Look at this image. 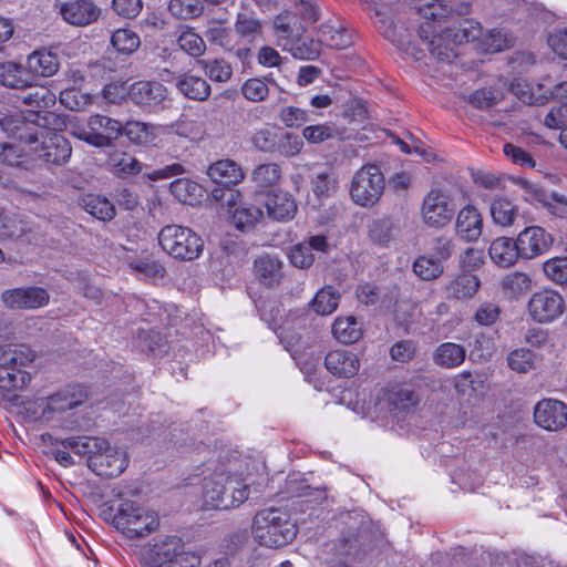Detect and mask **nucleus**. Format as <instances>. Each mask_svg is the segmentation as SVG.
Returning <instances> with one entry per match:
<instances>
[{"instance_id":"obj_1","label":"nucleus","mask_w":567,"mask_h":567,"mask_svg":"<svg viewBox=\"0 0 567 567\" xmlns=\"http://www.w3.org/2000/svg\"><path fill=\"white\" fill-rule=\"evenodd\" d=\"M425 7H417L419 14L425 20L419 25V35L425 42L427 50L439 60H450L456 56L454 45L463 42L477 41L482 39L483 29L474 20H463L456 29L443 28V7L452 0H434Z\"/></svg>"},{"instance_id":"obj_2","label":"nucleus","mask_w":567,"mask_h":567,"mask_svg":"<svg viewBox=\"0 0 567 567\" xmlns=\"http://www.w3.org/2000/svg\"><path fill=\"white\" fill-rule=\"evenodd\" d=\"M233 467V464L219 465L204 477L202 496L206 508L228 511L248 499L250 486Z\"/></svg>"},{"instance_id":"obj_3","label":"nucleus","mask_w":567,"mask_h":567,"mask_svg":"<svg viewBox=\"0 0 567 567\" xmlns=\"http://www.w3.org/2000/svg\"><path fill=\"white\" fill-rule=\"evenodd\" d=\"M55 443H60L64 449H71L76 455L86 457L87 466L102 477H116L127 466L125 452L112 447L102 437L76 436L55 440Z\"/></svg>"},{"instance_id":"obj_4","label":"nucleus","mask_w":567,"mask_h":567,"mask_svg":"<svg viewBox=\"0 0 567 567\" xmlns=\"http://www.w3.org/2000/svg\"><path fill=\"white\" fill-rule=\"evenodd\" d=\"M252 535L262 546L277 548L292 542L298 533L290 515L281 508L268 507L258 511L252 519Z\"/></svg>"},{"instance_id":"obj_5","label":"nucleus","mask_w":567,"mask_h":567,"mask_svg":"<svg viewBox=\"0 0 567 567\" xmlns=\"http://www.w3.org/2000/svg\"><path fill=\"white\" fill-rule=\"evenodd\" d=\"M112 525L131 539L144 538L159 525L158 516L133 499L122 498L110 508Z\"/></svg>"},{"instance_id":"obj_6","label":"nucleus","mask_w":567,"mask_h":567,"mask_svg":"<svg viewBox=\"0 0 567 567\" xmlns=\"http://www.w3.org/2000/svg\"><path fill=\"white\" fill-rule=\"evenodd\" d=\"M63 124L58 114L48 111L0 113V127L2 131L21 142H25L27 146L41 127L52 126L54 130H60Z\"/></svg>"},{"instance_id":"obj_7","label":"nucleus","mask_w":567,"mask_h":567,"mask_svg":"<svg viewBox=\"0 0 567 567\" xmlns=\"http://www.w3.org/2000/svg\"><path fill=\"white\" fill-rule=\"evenodd\" d=\"M158 244L166 254L181 260L197 259L204 248L203 239L194 230L174 224L159 230Z\"/></svg>"},{"instance_id":"obj_8","label":"nucleus","mask_w":567,"mask_h":567,"mask_svg":"<svg viewBox=\"0 0 567 567\" xmlns=\"http://www.w3.org/2000/svg\"><path fill=\"white\" fill-rule=\"evenodd\" d=\"M52 126L40 128L31 138L28 152L49 164L63 165L69 162L72 147L69 141Z\"/></svg>"},{"instance_id":"obj_9","label":"nucleus","mask_w":567,"mask_h":567,"mask_svg":"<svg viewBox=\"0 0 567 567\" xmlns=\"http://www.w3.org/2000/svg\"><path fill=\"white\" fill-rule=\"evenodd\" d=\"M385 187L384 176L377 165H364L359 168L351 181L350 196L362 207L374 206Z\"/></svg>"},{"instance_id":"obj_10","label":"nucleus","mask_w":567,"mask_h":567,"mask_svg":"<svg viewBox=\"0 0 567 567\" xmlns=\"http://www.w3.org/2000/svg\"><path fill=\"white\" fill-rule=\"evenodd\" d=\"M455 215V204L452 195L441 188H432L423 198L421 217L423 223L434 229L447 226Z\"/></svg>"},{"instance_id":"obj_11","label":"nucleus","mask_w":567,"mask_h":567,"mask_svg":"<svg viewBox=\"0 0 567 567\" xmlns=\"http://www.w3.org/2000/svg\"><path fill=\"white\" fill-rule=\"evenodd\" d=\"M565 312V298L551 288L535 291L527 302V313L533 321L549 324L558 320Z\"/></svg>"},{"instance_id":"obj_12","label":"nucleus","mask_w":567,"mask_h":567,"mask_svg":"<svg viewBox=\"0 0 567 567\" xmlns=\"http://www.w3.org/2000/svg\"><path fill=\"white\" fill-rule=\"evenodd\" d=\"M128 96L142 110L156 113L164 109L168 90L157 81H137L128 87Z\"/></svg>"},{"instance_id":"obj_13","label":"nucleus","mask_w":567,"mask_h":567,"mask_svg":"<svg viewBox=\"0 0 567 567\" xmlns=\"http://www.w3.org/2000/svg\"><path fill=\"white\" fill-rule=\"evenodd\" d=\"M1 301L11 310H35L49 303L50 295L42 287H21L4 290L1 293Z\"/></svg>"},{"instance_id":"obj_14","label":"nucleus","mask_w":567,"mask_h":567,"mask_svg":"<svg viewBox=\"0 0 567 567\" xmlns=\"http://www.w3.org/2000/svg\"><path fill=\"white\" fill-rule=\"evenodd\" d=\"M378 401L399 415L415 411L420 398L410 385L393 383L380 390Z\"/></svg>"},{"instance_id":"obj_15","label":"nucleus","mask_w":567,"mask_h":567,"mask_svg":"<svg viewBox=\"0 0 567 567\" xmlns=\"http://www.w3.org/2000/svg\"><path fill=\"white\" fill-rule=\"evenodd\" d=\"M535 423L547 431H559L567 424V404L556 399H543L534 408Z\"/></svg>"},{"instance_id":"obj_16","label":"nucleus","mask_w":567,"mask_h":567,"mask_svg":"<svg viewBox=\"0 0 567 567\" xmlns=\"http://www.w3.org/2000/svg\"><path fill=\"white\" fill-rule=\"evenodd\" d=\"M516 239L524 259H534L546 254L554 243L551 234L540 226L526 227Z\"/></svg>"},{"instance_id":"obj_17","label":"nucleus","mask_w":567,"mask_h":567,"mask_svg":"<svg viewBox=\"0 0 567 567\" xmlns=\"http://www.w3.org/2000/svg\"><path fill=\"white\" fill-rule=\"evenodd\" d=\"M483 228V216L474 205H465L455 216V235L462 241L476 243L482 236Z\"/></svg>"},{"instance_id":"obj_18","label":"nucleus","mask_w":567,"mask_h":567,"mask_svg":"<svg viewBox=\"0 0 567 567\" xmlns=\"http://www.w3.org/2000/svg\"><path fill=\"white\" fill-rule=\"evenodd\" d=\"M25 361L29 357H0V389L18 390L29 384L31 377L21 369Z\"/></svg>"},{"instance_id":"obj_19","label":"nucleus","mask_w":567,"mask_h":567,"mask_svg":"<svg viewBox=\"0 0 567 567\" xmlns=\"http://www.w3.org/2000/svg\"><path fill=\"white\" fill-rule=\"evenodd\" d=\"M168 131L164 125H153L138 121L127 122L123 126V135L130 142L141 146H157L161 143V136L166 135Z\"/></svg>"},{"instance_id":"obj_20","label":"nucleus","mask_w":567,"mask_h":567,"mask_svg":"<svg viewBox=\"0 0 567 567\" xmlns=\"http://www.w3.org/2000/svg\"><path fill=\"white\" fill-rule=\"evenodd\" d=\"M60 12L65 22L78 27L93 23L101 14L100 8L90 0H76L63 3Z\"/></svg>"},{"instance_id":"obj_21","label":"nucleus","mask_w":567,"mask_h":567,"mask_svg":"<svg viewBox=\"0 0 567 567\" xmlns=\"http://www.w3.org/2000/svg\"><path fill=\"white\" fill-rule=\"evenodd\" d=\"M183 548L184 545L179 537L167 536L152 545L148 556L155 567H166L175 564L181 556L187 554L183 553Z\"/></svg>"},{"instance_id":"obj_22","label":"nucleus","mask_w":567,"mask_h":567,"mask_svg":"<svg viewBox=\"0 0 567 567\" xmlns=\"http://www.w3.org/2000/svg\"><path fill=\"white\" fill-rule=\"evenodd\" d=\"M517 244V239L504 236L495 238L488 247L492 261L502 268L513 266L522 257Z\"/></svg>"},{"instance_id":"obj_23","label":"nucleus","mask_w":567,"mask_h":567,"mask_svg":"<svg viewBox=\"0 0 567 567\" xmlns=\"http://www.w3.org/2000/svg\"><path fill=\"white\" fill-rule=\"evenodd\" d=\"M265 206L268 217L277 221H288L293 218L297 212V204L287 192L269 194Z\"/></svg>"},{"instance_id":"obj_24","label":"nucleus","mask_w":567,"mask_h":567,"mask_svg":"<svg viewBox=\"0 0 567 567\" xmlns=\"http://www.w3.org/2000/svg\"><path fill=\"white\" fill-rule=\"evenodd\" d=\"M89 125L92 134H96L104 140L103 145H95L97 148L111 147L120 136L123 135V125L120 121L101 115L94 114L89 117Z\"/></svg>"},{"instance_id":"obj_25","label":"nucleus","mask_w":567,"mask_h":567,"mask_svg":"<svg viewBox=\"0 0 567 567\" xmlns=\"http://www.w3.org/2000/svg\"><path fill=\"white\" fill-rule=\"evenodd\" d=\"M207 175L216 183L224 186L236 185L244 177V171L239 164L233 159H219L207 168Z\"/></svg>"},{"instance_id":"obj_26","label":"nucleus","mask_w":567,"mask_h":567,"mask_svg":"<svg viewBox=\"0 0 567 567\" xmlns=\"http://www.w3.org/2000/svg\"><path fill=\"white\" fill-rule=\"evenodd\" d=\"M168 131L166 134L174 133L188 140L190 143H200L206 137V123L199 117L182 116L175 123L165 125Z\"/></svg>"},{"instance_id":"obj_27","label":"nucleus","mask_w":567,"mask_h":567,"mask_svg":"<svg viewBox=\"0 0 567 567\" xmlns=\"http://www.w3.org/2000/svg\"><path fill=\"white\" fill-rule=\"evenodd\" d=\"M234 27L236 34L248 43H254L262 37L261 20L255 11L247 8L237 13Z\"/></svg>"},{"instance_id":"obj_28","label":"nucleus","mask_w":567,"mask_h":567,"mask_svg":"<svg viewBox=\"0 0 567 567\" xmlns=\"http://www.w3.org/2000/svg\"><path fill=\"white\" fill-rule=\"evenodd\" d=\"M228 199V204H235V194H230ZM231 213V219L235 227L241 231H248L254 229L257 224H259L264 218L262 210L252 204L241 203L235 206Z\"/></svg>"},{"instance_id":"obj_29","label":"nucleus","mask_w":567,"mask_h":567,"mask_svg":"<svg viewBox=\"0 0 567 567\" xmlns=\"http://www.w3.org/2000/svg\"><path fill=\"white\" fill-rule=\"evenodd\" d=\"M105 165L109 172L121 178L142 171V164L132 154L121 150L110 152Z\"/></svg>"},{"instance_id":"obj_30","label":"nucleus","mask_w":567,"mask_h":567,"mask_svg":"<svg viewBox=\"0 0 567 567\" xmlns=\"http://www.w3.org/2000/svg\"><path fill=\"white\" fill-rule=\"evenodd\" d=\"M257 278L266 286L278 285L282 277V261L271 255H261L254 262Z\"/></svg>"},{"instance_id":"obj_31","label":"nucleus","mask_w":567,"mask_h":567,"mask_svg":"<svg viewBox=\"0 0 567 567\" xmlns=\"http://www.w3.org/2000/svg\"><path fill=\"white\" fill-rule=\"evenodd\" d=\"M176 87L185 97L194 101H206L210 95L209 83L197 75L184 73L178 76Z\"/></svg>"},{"instance_id":"obj_32","label":"nucleus","mask_w":567,"mask_h":567,"mask_svg":"<svg viewBox=\"0 0 567 567\" xmlns=\"http://www.w3.org/2000/svg\"><path fill=\"white\" fill-rule=\"evenodd\" d=\"M511 87L517 99L526 104H542L550 94V89L544 84L525 80L515 81Z\"/></svg>"},{"instance_id":"obj_33","label":"nucleus","mask_w":567,"mask_h":567,"mask_svg":"<svg viewBox=\"0 0 567 567\" xmlns=\"http://www.w3.org/2000/svg\"><path fill=\"white\" fill-rule=\"evenodd\" d=\"M0 84L11 89L31 86L32 78L23 65L8 61L0 64Z\"/></svg>"},{"instance_id":"obj_34","label":"nucleus","mask_w":567,"mask_h":567,"mask_svg":"<svg viewBox=\"0 0 567 567\" xmlns=\"http://www.w3.org/2000/svg\"><path fill=\"white\" fill-rule=\"evenodd\" d=\"M489 213L495 225L507 228L514 225L518 216V207L507 197L497 196L491 203Z\"/></svg>"},{"instance_id":"obj_35","label":"nucleus","mask_w":567,"mask_h":567,"mask_svg":"<svg viewBox=\"0 0 567 567\" xmlns=\"http://www.w3.org/2000/svg\"><path fill=\"white\" fill-rule=\"evenodd\" d=\"M319 42L332 49H346L351 44V35L340 23L324 22L320 25Z\"/></svg>"},{"instance_id":"obj_36","label":"nucleus","mask_w":567,"mask_h":567,"mask_svg":"<svg viewBox=\"0 0 567 567\" xmlns=\"http://www.w3.org/2000/svg\"><path fill=\"white\" fill-rule=\"evenodd\" d=\"M515 38L504 28H495L482 34L478 48L486 53H498L514 45Z\"/></svg>"},{"instance_id":"obj_37","label":"nucleus","mask_w":567,"mask_h":567,"mask_svg":"<svg viewBox=\"0 0 567 567\" xmlns=\"http://www.w3.org/2000/svg\"><path fill=\"white\" fill-rule=\"evenodd\" d=\"M29 73L40 76H52L59 70V59L56 54L48 50H37L32 52L27 60Z\"/></svg>"},{"instance_id":"obj_38","label":"nucleus","mask_w":567,"mask_h":567,"mask_svg":"<svg viewBox=\"0 0 567 567\" xmlns=\"http://www.w3.org/2000/svg\"><path fill=\"white\" fill-rule=\"evenodd\" d=\"M362 323L354 317H339L332 324L333 337L343 344H351L362 337Z\"/></svg>"},{"instance_id":"obj_39","label":"nucleus","mask_w":567,"mask_h":567,"mask_svg":"<svg viewBox=\"0 0 567 567\" xmlns=\"http://www.w3.org/2000/svg\"><path fill=\"white\" fill-rule=\"evenodd\" d=\"M80 205L86 213L103 221L111 220L115 216L114 205L106 197L100 195H84Z\"/></svg>"},{"instance_id":"obj_40","label":"nucleus","mask_w":567,"mask_h":567,"mask_svg":"<svg viewBox=\"0 0 567 567\" xmlns=\"http://www.w3.org/2000/svg\"><path fill=\"white\" fill-rule=\"evenodd\" d=\"M340 302V293L332 286L322 287L309 302L310 308L319 316L333 313Z\"/></svg>"},{"instance_id":"obj_41","label":"nucleus","mask_w":567,"mask_h":567,"mask_svg":"<svg viewBox=\"0 0 567 567\" xmlns=\"http://www.w3.org/2000/svg\"><path fill=\"white\" fill-rule=\"evenodd\" d=\"M412 270L421 280L432 281L442 276L444 266L439 258L433 255L424 254L415 258Z\"/></svg>"},{"instance_id":"obj_42","label":"nucleus","mask_w":567,"mask_h":567,"mask_svg":"<svg viewBox=\"0 0 567 567\" xmlns=\"http://www.w3.org/2000/svg\"><path fill=\"white\" fill-rule=\"evenodd\" d=\"M197 64L213 82L225 83L233 76V66L225 59H203Z\"/></svg>"},{"instance_id":"obj_43","label":"nucleus","mask_w":567,"mask_h":567,"mask_svg":"<svg viewBox=\"0 0 567 567\" xmlns=\"http://www.w3.org/2000/svg\"><path fill=\"white\" fill-rule=\"evenodd\" d=\"M338 174L333 169L316 173L311 179V188L316 197L329 198L338 190Z\"/></svg>"},{"instance_id":"obj_44","label":"nucleus","mask_w":567,"mask_h":567,"mask_svg":"<svg viewBox=\"0 0 567 567\" xmlns=\"http://www.w3.org/2000/svg\"><path fill=\"white\" fill-rule=\"evenodd\" d=\"M327 370L339 378H351L360 368L358 357H323Z\"/></svg>"},{"instance_id":"obj_45","label":"nucleus","mask_w":567,"mask_h":567,"mask_svg":"<svg viewBox=\"0 0 567 567\" xmlns=\"http://www.w3.org/2000/svg\"><path fill=\"white\" fill-rule=\"evenodd\" d=\"M480 288V279L471 274H462L450 281L449 295L455 299L472 298Z\"/></svg>"},{"instance_id":"obj_46","label":"nucleus","mask_w":567,"mask_h":567,"mask_svg":"<svg viewBox=\"0 0 567 567\" xmlns=\"http://www.w3.org/2000/svg\"><path fill=\"white\" fill-rule=\"evenodd\" d=\"M395 231V223L388 217L375 219L369 225L370 239L381 247H386L390 244Z\"/></svg>"},{"instance_id":"obj_47","label":"nucleus","mask_w":567,"mask_h":567,"mask_svg":"<svg viewBox=\"0 0 567 567\" xmlns=\"http://www.w3.org/2000/svg\"><path fill=\"white\" fill-rule=\"evenodd\" d=\"M171 193L181 202L194 205L202 196V187L187 178H177L171 183Z\"/></svg>"},{"instance_id":"obj_48","label":"nucleus","mask_w":567,"mask_h":567,"mask_svg":"<svg viewBox=\"0 0 567 567\" xmlns=\"http://www.w3.org/2000/svg\"><path fill=\"white\" fill-rule=\"evenodd\" d=\"M505 295L511 298H518L532 289V278L524 272H512L506 275L501 282Z\"/></svg>"},{"instance_id":"obj_49","label":"nucleus","mask_w":567,"mask_h":567,"mask_svg":"<svg viewBox=\"0 0 567 567\" xmlns=\"http://www.w3.org/2000/svg\"><path fill=\"white\" fill-rule=\"evenodd\" d=\"M284 49L289 51L293 58L299 60H313L320 54L319 42L309 38H299L297 40H287Z\"/></svg>"},{"instance_id":"obj_50","label":"nucleus","mask_w":567,"mask_h":567,"mask_svg":"<svg viewBox=\"0 0 567 567\" xmlns=\"http://www.w3.org/2000/svg\"><path fill=\"white\" fill-rule=\"evenodd\" d=\"M504 97V91L501 86H487L474 91L468 102L477 109H489L501 102Z\"/></svg>"},{"instance_id":"obj_51","label":"nucleus","mask_w":567,"mask_h":567,"mask_svg":"<svg viewBox=\"0 0 567 567\" xmlns=\"http://www.w3.org/2000/svg\"><path fill=\"white\" fill-rule=\"evenodd\" d=\"M176 41L181 50L192 56L198 58L206 51L205 41L192 28L183 29Z\"/></svg>"},{"instance_id":"obj_52","label":"nucleus","mask_w":567,"mask_h":567,"mask_svg":"<svg viewBox=\"0 0 567 567\" xmlns=\"http://www.w3.org/2000/svg\"><path fill=\"white\" fill-rule=\"evenodd\" d=\"M111 43L118 53L132 54L138 49L141 40L133 30L118 29L113 32Z\"/></svg>"},{"instance_id":"obj_53","label":"nucleus","mask_w":567,"mask_h":567,"mask_svg":"<svg viewBox=\"0 0 567 567\" xmlns=\"http://www.w3.org/2000/svg\"><path fill=\"white\" fill-rule=\"evenodd\" d=\"M546 279L557 286H567V257H553L543 264Z\"/></svg>"},{"instance_id":"obj_54","label":"nucleus","mask_w":567,"mask_h":567,"mask_svg":"<svg viewBox=\"0 0 567 567\" xmlns=\"http://www.w3.org/2000/svg\"><path fill=\"white\" fill-rule=\"evenodd\" d=\"M281 178V168L276 163H266L257 166L252 172V179L257 186L267 188L276 185Z\"/></svg>"},{"instance_id":"obj_55","label":"nucleus","mask_w":567,"mask_h":567,"mask_svg":"<svg viewBox=\"0 0 567 567\" xmlns=\"http://www.w3.org/2000/svg\"><path fill=\"white\" fill-rule=\"evenodd\" d=\"M168 10L179 19L198 17L203 12L200 0H169Z\"/></svg>"},{"instance_id":"obj_56","label":"nucleus","mask_w":567,"mask_h":567,"mask_svg":"<svg viewBox=\"0 0 567 567\" xmlns=\"http://www.w3.org/2000/svg\"><path fill=\"white\" fill-rule=\"evenodd\" d=\"M22 101L23 103L34 107L48 109L55 104V94L48 87L38 86L31 92L24 94L22 96Z\"/></svg>"},{"instance_id":"obj_57","label":"nucleus","mask_w":567,"mask_h":567,"mask_svg":"<svg viewBox=\"0 0 567 567\" xmlns=\"http://www.w3.org/2000/svg\"><path fill=\"white\" fill-rule=\"evenodd\" d=\"M0 162L9 166H24L28 162L27 151L18 144H0Z\"/></svg>"},{"instance_id":"obj_58","label":"nucleus","mask_w":567,"mask_h":567,"mask_svg":"<svg viewBox=\"0 0 567 567\" xmlns=\"http://www.w3.org/2000/svg\"><path fill=\"white\" fill-rule=\"evenodd\" d=\"M288 258L293 267L300 269L311 267L315 261V255L306 241L293 245L288 252Z\"/></svg>"},{"instance_id":"obj_59","label":"nucleus","mask_w":567,"mask_h":567,"mask_svg":"<svg viewBox=\"0 0 567 567\" xmlns=\"http://www.w3.org/2000/svg\"><path fill=\"white\" fill-rule=\"evenodd\" d=\"M60 118L64 121L62 117ZM63 127L68 128L70 131V134L74 137L94 147L95 145H103L105 143L101 136L92 134V130L90 128L89 122L86 123V125H83L78 122L70 121L69 125L63 124V126L60 130H62Z\"/></svg>"},{"instance_id":"obj_60","label":"nucleus","mask_w":567,"mask_h":567,"mask_svg":"<svg viewBox=\"0 0 567 567\" xmlns=\"http://www.w3.org/2000/svg\"><path fill=\"white\" fill-rule=\"evenodd\" d=\"M128 267L133 274L143 278H162L165 274L163 266L151 259L131 261Z\"/></svg>"},{"instance_id":"obj_61","label":"nucleus","mask_w":567,"mask_h":567,"mask_svg":"<svg viewBox=\"0 0 567 567\" xmlns=\"http://www.w3.org/2000/svg\"><path fill=\"white\" fill-rule=\"evenodd\" d=\"M60 102L66 109L81 111L91 104V96L75 89H66L60 93Z\"/></svg>"},{"instance_id":"obj_62","label":"nucleus","mask_w":567,"mask_h":567,"mask_svg":"<svg viewBox=\"0 0 567 567\" xmlns=\"http://www.w3.org/2000/svg\"><path fill=\"white\" fill-rule=\"evenodd\" d=\"M241 93L248 101L260 102L267 97L269 89L262 80L254 78L243 84Z\"/></svg>"},{"instance_id":"obj_63","label":"nucleus","mask_w":567,"mask_h":567,"mask_svg":"<svg viewBox=\"0 0 567 567\" xmlns=\"http://www.w3.org/2000/svg\"><path fill=\"white\" fill-rule=\"evenodd\" d=\"M207 41L220 48H229L231 45L229 30L218 22H210L205 32Z\"/></svg>"},{"instance_id":"obj_64","label":"nucleus","mask_w":567,"mask_h":567,"mask_svg":"<svg viewBox=\"0 0 567 567\" xmlns=\"http://www.w3.org/2000/svg\"><path fill=\"white\" fill-rule=\"evenodd\" d=\"M551 51L563 60H567V28L556 29L547 38Z\"/></svg>"}]
</instances>
